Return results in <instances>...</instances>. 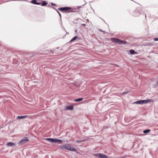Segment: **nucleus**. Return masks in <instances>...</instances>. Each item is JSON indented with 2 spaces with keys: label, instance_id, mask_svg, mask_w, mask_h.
<instances>
[{
  "label": "nucleus",
  "instance_id": "obj_1",
  "mask_svg": "<svg viewBox=\"0 0 158 158\" xmlns=\"http://www.w3.org/2000/svg\"><path fill=\"white\" fill-rule=\"evenodd\" d=\"M60 147L62 149H66L71 151H76V148L73 147H71L70 145L69 144H65L63 145L60 146Z\"/></svg>",
  "mask_w": 158,
  "mask_h": 158
},
{
  "label": "nucleus",
  "instance_id": "obj_2",
  "mask_svg": "<svg viewBox=\"0 0 158 158\" xmlns=\"http://www.w3.org/2000/svg\"><path fill=\"white\" fill-rule=\"evenodd\" d=\"M153 100L151 99H148V100H139L135 102V103L136 104H146L148 103H150L151 102H152Z\"/></svg>",
  "mask_w": 158,
  "mask_h": 158
},
{
  "label": "nucleus",
  "instance_id": "obj_3",
  "mask_svg": "<svg viewBox=\"0 0 158 158\" xmlns=\"http://www.w3.org/2000/svg\"><path fill=\"white\" fill-rule=\"evenodd\" d=\"M111 40L113 42L116 43L118 44H124L126 43L125 41H123L114 38H111Z\"/></svg>",
  "mask_w": 158,
  "mask_h": 158
},
{
  "label": "nucleus",
  "instance_id": "obj_4",
  "mask_svg": "<svg viewBox=\"0 0 158 158\" xmlns=\"http://www.w3.org/2000/svg\"><path fill=\"white\" fill-rule=\"evenodd\" d=\"M45 139L48 141L54 142L56 143H61L62 142V141L61 140L57 139L46 138Z\"/></svg>",
  "mask_w": 158,
  "mask_h": 158
},
{
  "label": "nucleus",
  "instance_id": "obj_5",
  "mask_svg": "<svg viewBox=\"0 0 158 158\" xmlns=\"http://www.w3.org/2000/svg\"><path fill=\"white\" fill-rule=\"evenodd\" d=\"M29 141V139H22L19 142L18 144L19 145H23L27 142Z\"/></svg>",
  "mask_w": 158,
  "mask_h": 158
},
{
  "label": "nucleus",
  "instance_id": "obj_6",
  "mask_svg": "<svg viewBox=\"0 0 158 158\" xmlns=\"http://www.w3.org/2000/svg\"><path fill=\"white\" fill-rule=\"evenodd\" d=\"M74 108L73 105H71L70 106H67L66 108V110H72Z\"/></svg>",
  "mask_w": 158,
  "mask_h": 158
},
{
  "label": "nucleus",
  "instance_id": "obj_7",
  "mask_svg": "<svg viewBox=\"0 0 158 158\" xmlns=\"http://www.w3.org/2000/svg\"><path fill=\"white\" fill-rule=\"evenodd\" d=\"M28 116L27 115H24V116H18L17 117V119H22L26 118L27 117H28Z\"/></svg>",
  "mask_w": 158,
  "mask_h": 158
},
{
  "label": "nucleus",
  "instance_id": "obj_8",
  "mask_svg": "<svg viewBox=\"0 0 158 158\" xmlns=\"http://www.w3.org/2000/svg\"><path fill=\"white\" fill-rule=\"evenodd\" d=\"M15 144L12 142H9L7 144V145L8 146L12 147L15 146Z\"/></svg>",
  "mask_w": 158,
  "mask_h": 158
},
{
  "label": "nucleus",
  "instance_id": "obj_9",
  "mask_svg": "<svg viewBox=\"0 0 158 158\" xmlns=\"http://www.w3.org/2000/svg\"><path fill=\"white\" fill-rule=\"evenodd\" d=\"M100 158H108V156L103 154L101 153Z\"/></svg>",
  "mask_w": 158,
  "mask_h": 158
},
{
  "label": "nucleus",
  "instance_id": "obj_10",
  "mask_svg": "<svg viewBox=\"0 0 158 158\" xmlns=\"http://www.w3.org/2000/svg\"><path fill=\"white\" fill-rule=\"evenodd\" d=\"M31 2L33 4H35L39 5L40 4V3L37 2L36 0H32L31 1Z\"/></svg>",
  "mask_w": 158,
  "mask_h": 158
},
{
  "label": "nucleus",
  "instance_id": "obj_11",
  "mask_svg": "<svg viewBox=\"0 0 158 158\" xmlns=\"http://www.w3.org/2000/svg\"><path fill=\"white\" fill-rule=\"evenodd\" d=\"M64 9L65 11H66L67 12H70V11H68L69 10H70L71 9V8L70 7H64Z\"/></svg>",
  "mask_w": 158,
  "mask_h": 158
},
{
  "label": "nucleus",
  "instance_id": "obj_12",
  "mask_svg": "<svg viewBox=\"0 0 158 158\" xmlns=\"http://www.w3.org/2000/svg\"><path fill=\"white\" fill-rule=\"evenodd\" d=\"M83 100V98H80L74 100L75 102H80Z\"/></svg>",
  "mask_w": 158,
  "mask_h": 158
},
{
  "label": "nucleus",
  "instance_id": "obj_13",
  "mask_svg": "<svg viewBox=\"0 0 158 158\" xmlns=\"http://www.w3.org/2000/svg\"><path fill=\"white\" fill-rule=\"evenodd\" d=\"M130 53L131 54H136L135 51L132 49L130 50Z\"/></svg>",
  "mask_w": 158,
  "mask_h": 158
},
{
  "label": "nucleus",
  "instance_id": "obj_14",
  "mask_svg": "<svg viewBox=\"0 0 158 158\" xmlns=\"http://www.w3.org/2000/svg\"><path fill=\"white\" fill-rule=\"evenodd\" d=\"M150 131V130L147 129V130H144L143 131V132L145 134L149 132Z\"/></svg>",
  "mask_w": 158,
  "mask_h": 158
},
{
  "label": "nucleus",
  "instance_id": "obj_15",
  "mask_svg": "<svg viewBox=\"0 0 158 158\" xmlns=\"http://www.w3.org/2000/svg\"><path fill=\"white\" fill-rule=\"evenodd\" d=\"M100 155L101 153H96L94 154V156L98 157V158H100Z\"/></svg>",
  "mask_w": 158,
  "mask_h": 158
},
{
  "label": "nucleus",
  "instance_id": "obj_16",
  "mask_svg": "<svg viewBox=\"0 0 158 158\" xmlns=\"http://www.w3.org/2000/svg\"><path fill=\"white\" fill-rule=\"evenodd\" d=\"M77 38V36H74V37H73L71 40H70V41H73L74 40H76Z\"/></svg>",
  "mask_w": 158,
  "mask_h": 158
},
{
  "label": "nucleus",
  "instance_id": "obj_17",
  "mask_svg": "<svg viewBox=\"0 0 158 158\" xmlns=\"http://www.w3.org/2000/svg\"><path fill=\"white\" fill-rule=\"evenodd\" d=\"M47 4V3L45 1H44L42 2V4H41L42 6H45Z\"/></svg>",
  "mask_w": 158,
  "mask_h": 158
},
{
  "label": "nucleus",
  "instance_id": "obj_18",
  "mask_svg": "<svg viewBox=\"0 0 158 158\" xmlns=\"http://www.w3.org/2000/svg\"><path fill=\"white\" fill-rule=\"evenodd\" d=\"M58 10L61 11H65L64 7L59 8Z\"/></svg>",
  "mask_w": 158,
  "mask_h": 158
},
{
  "label": "nucleus",
  "instance_id": "obj_19",
  "mask_svg": "<svg viewBox=\"0 0 158 158\" xmlns=\"http://www.w3.org/2000/svg\"><path fill=\"white\" fill-rule=\"evenodd\" d=\"M154 40L155 41H156L158 40V38H156L154 39Z\"/></svg>",
  "mask_w": 158,
  "mask_h": 158
},
{
  "label": "nucleus",
  "instance_id": "obj_20",
  "mask_svg": "<svg viewBox=\"0 0 158 158\" xmlns=\"http://www.w3.org/2000/svg\"><path fill=\"white\" fill-rule=\"evenodd\" d=\"M83 141H84V140H81V141L76 140V142H77L79 143V142H83Z\"/></svg>",
  "mask_w": 158,
  "mask_h": 158
},
{
  "label": "nucleus",
  "instance_id": "obj_21",
  "mask_svg": "<svg viewBox=\"0 0 158 158\" xmlns=\"http://www.w3.org/2000/svg\"><path fill=\"white\" fill-rule=\"evenodd\" d=\"M127 93V92H124L123 94H126Z\"/></svg>",
  "mask_w": 158,
  "mask_h": 158
},
{
  "label": "nucleus",
  "instance_id": "obj_22",
  "mask_svg": "<svg viewBox=\"0 0 158 158\" xmlns=\"http://www.w3.org/2000/svg\"><path fill=\"white\" fill-rule=\"evenodd\" d=\"M51 4H52V6H55V4H53V3H51Z\"/></svg>",
  "mask_w": 158,
  "mask_h": 158
},
{
  "label": "nucleus",
  "instance_id": "obj_23",
  "mask_svg": "<svg viewBox=\"0 0 158 158\" xmlns=\"http://www.w3.org/2000/svg\"><path fill=\"white\" fill-rule=\"evenodd\" d=\"M58 13H59V15H60V17L61 16V15H60V13L58 11Z\"/></svg>",
  "mask_w": 158,
  "mask_h": 158
},
{
  "label": "nucleus",
  "instance_id": "obj_24",
  "mask_svg": "<svg viewBox=\"0 0 158 158\" xmlns=\"http://www.w3.org/2000/svg\"><path fill=\"white\" fill-rule=\"evenodd\" d=\"M82 25L84 26H85V25L84 24H82Z\"/></svg>",
  "mask_w": 158,
  "mask_h": 158
},
{
  "label": "nucleus",
  "instance_id": "obj_25",
  "mask_svg": "<svg viewBox=\"0 0 158 158\" xmlns=\"http://www.w3.org/2000/svg\"><path fill=\"white\" fill-rule=\"evenodd\" d=\"M100 31H103L102 30H100Z\"/></svg>",
  "mask_w": 158,
  "mask_h": 158
},
{
  "label": "nucleus",
  "instance_id": "obj_26",
  "mask_svg": "<svg viewBox=\"0 0 158 158\" xmlns=\"http://www.w3.org/2000/svg\"><path fill=\"white\" fill-rule=\"evenodd\" d=\"M157 84H158V81H157Z\"/></svg>",
  "mask_w": 158,
  "mask_h": 158
}]
</instances>
